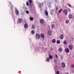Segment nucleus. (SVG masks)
<instances>
[{
	"instance_id": "f257e3e1",
	"label": "nucleus",
	"mask_w": 74,
	"mask_h": 74,
	"mask_svg": "<svg viewBox=\"0 0 74 74\" xmlns=\"http://www.w3.org/2000/svg\"><path fill=\"white\" fill-rule=\"evenodd\" d=\"M36 40H38V39H40V35L38 34H36Z\"/></svg>"
},
{
	"instance_id": "f03ea898",
	"label": "nucleus",
	"mask_w": 74,
	"mask_h": 74,
	"mask_svg": "<svg viewBox=\"0 0 74 74\" xmlns=\"http://www.w3.org/2000/svg\"><path fill=\"white\" fill-rule=\"evenodd\" d=\"M40 36L42 40H44V38H45V36L44 34H41L40 35Z\"/></svg>"
},
{
	"instance_id": "7ed1b4c3",
	"label": "nucleus",
	"mask_w": 74,
	"mask_h": 74,
	"mask_svg": "<svg viewBox=\"0 0 74 74\" xmlns=\"http://www.w3.org/2000/svg\"><path fill=\"white\" fill-rule=\"evenodd\" d=\"M69 48L70 50H72L73 49V46L71 45H69Z\"/></svg>"
},
{
	"instance_id": "20e7f679",
	"label": "nucleus",
	"mask_w": 74,
	"mask_h": 74,
	"mask_svg": "<svg viewBox=\"0 0 74 74\" xmlns=\"http://www.w3.org/2000/svg\"><path fill=\"white\" fill-rule=\"evenodd\" d=\"M47 34L49 36H51L52 34V32H51V31L50 30L48 31L47 32Z\"/></svg>"
},
{
	"instance_id": "39448f33",
	"label": "nucleus",
	"mask_w": 74,
	"mask_h": 74,
	"mask_svg": "<svg viewBox=\"0 0 74 74\" xmlns=\"http://www.w3.org/2000/svg\"><path fill=\"white\" fill-rule=\"evenodd\" d=\"M63 12L64 14L66 15H67V10H64V11H63Z\"/></svg>"
},
{
	"instance_id": "423d86ee",
	"label": "nucleus",
	"mask_w": 74,
	"mask_h": 74,
	"mask_svg": "<svg viewBox=\"0 0 74 74\" xmlns=\"http://www.w3.org/2000/svg\"><path fill=\"white\" fill-rule=\"evenodd\" d=\"M15 11L17 15H19V11L16 8H15Z\"/></svg>"
},
{
	"instance_id": "0eeeda50",
	"label": "nucleus",
	"mask_w": 74,
	"mask_h": 74,
	"mask_svg": "<svg viewBox=\"0 0 74 74\" xmlns=\"http://www.w3.org/2000/svg\"><path fill=\"white\" fill-rule=\"evenodd\" d=\"M40 22L41 23L43 24L44 23V20L43 19H41L40 20Z\"/></svg>"
},
{
	"instance_id": "6e6552de",
	"label": "nucleus",
	"mask_w": 74,
	"mask_h": 74,
	"mask_svg": "<svg viewBox=\"0 0 74 74\" xmlns=\"http://www.w3.org/2000/svg\"><path fill=\"white\" fill-rule=\"evenodd\" d=\"M65 52H66V53H69V52H70V50L68 48H66L65 49Z\"/></svg>"
},
{
	"instance_id": "1a4fd4ad",
	"label": "nucleus",
	"mask_w": 74,
	"mask_h": 74,
	"mask_svg": "<svg viewBox=\"0 0 74 74\" xmlns=\"http://www.w3.org/2000/svg\"><path fill=\"white\" fill-rule=\"evenodd\" d=\"M60 39H61V40H62L64 38V36L63 35H61L60 36Z\"/></svg>"
},
{
	"instance_id": "9d476101",
	"label": "nucleus",
	"mask_w": 74,
	"mask_h": 74,
	"mask_svg": "<svg viewBox=\"0 0 74 74\" xmlns=\"http://www.w3.org/2000/svg\"><path fill=\"white\" fill-rule=\"evenodd\" d=\"M29 5L31 7V4L33 3V0H29Z\"/></svg>"
},
{
	"instance_id": "9b49d317",
	"label": "nucleus",
	"mask_w": 74,
	"mask_h": 74,
	"mask_svg": "<svg viewBox=\"0 0 74 74\" xmlns=\"http://www.w3.org/2000/svg\"><path fill=\"white\" fill-rule=\"evenodd\" d=\"M62 64L63 67H66V65H65V63L64 62H63L62 63Z\"/></svg>"
},
{
	"instance_id": "f8f14e48",
	"label": "nucleus",
	"mask_w": 74,
	"mask_h": 74,
	"mask_svg": "<svg viewBox=\"0 0 74 74\" xmlns=\"http://www.w3.org/2000/svg\"><path fill=\"white\" fill-rule=\"evenodd\" d=\"M62 50H63V49H62V48H60L58 49V51L60 52H62Z\"/></svg>"
},
{
	"instance_id": "ddd939ff",
	"label": "nucleus",
	"mask_w": 74,
	"mask_h": 74,
	"mask_svg": "<svg viewBox=\"0 0 74 74\" xmlns=\"http://www.w3.org/2000/svg\"><path fill=\"white\" fill-rule=\"evenodd\" d=\"M24 27L25 28V29H26V28H28V25L26 24H25L24 25Z\"/></svg>"
},
{
	"instance_id": "4468645a",
	"label": "nucleus",
	"mask_w": 74,
	"mask_h": 74,
	"mask_svg": "<svg viewBox=\"0 0 74 74\" xmlns=\"http://www.w3.org/2000/svg\"><path fill=\"white\" fill-rule=\"evenodd\" d=\"M55 69L56 70V69H60V67L59 66H56L55 67Z\"/></svg>"
},
{
	"instance_id": "2eb2a0df",
	"label": "nucleus",
	"mask_w": 74,
	"mask_h": 74,
	"mask_svg": "<svg viewBox=\"0 0 74 74\" xmlns=\"http://www.w3.org/2000/svg\"><path fill=\"white\" fill-rule=\"evenodd\" d=\"M69 19H71L73 18V16L71 14H70L69 15Z\"/></svg>"
},
{
	"instance_id": "dca6fc26",
	"label": "nucleus",
	"mask_w": 74,
	"mask_h": 74,
	"mask_svg": "<svg viewBox=\"0 0 74 74\" xmlns=\"http://www.w3.org/2000/svg\"><path fill=\"white\" fill-rule=\"evenodd\" d=\"M46 59H47V60H46V62H49V60H50L49 59V58L48 57H47L46 58Z\"/></svg>"
},
{
	"instance_id": "f3484780",
	"label": "nucleus",
	"mask_w": 74,
	"mask_h": 74,
	"mask_svg": "<svg viewBox=\"0 0 74 74\" xmlns=\"http://www.w3.org/2000/svg\"><path fill=\"white\" fill-rule=\"evenodd\" d=\"M52 42L53 43H55L56 42V40L55 39H53L52 40Z\"/></svg>"
},
{
	"instance_id": "a211bd4d",
	"label": "nucleus",
	"mask_w": 74,
	"mask_h": 74,
	"mask_svg": "<svg viewBox=\"0 0 74 74\" xmlns=\"http://www.w3.org/2000/svg\"><path fill=\"white\" fill-rule=\"evenodd\" d=\"M56 42L58 44H59L60 43V40H57V41Z\"/></svg>"
},
{
	"instance_id": "6ab92c4d",
	"label": "nucleus",
	"mask_w": 74,
	"mask_h": 74,
	"mask_svg": "<svg viewBox=\"0 0 74 74\" xmlns=\"http://www.w3.org/2000/svg\"><path fill=\"white\" fill-rule=\"evenodd\" d=\"M51 26L53 29H54L55 28V25L54 24H53L51 25Z\"/></svg>"
},
{
	"instance_id": "aec40b11",
	"label": "nucleus",
	"mask_w": 74,
	"mask_h": 74,
	"mask_svg": "<svg viewBox=\"0 0 74 74\" xmlns=\"http://www.w3.org/2000/svg\"><path fill=\"white\" fill-rule=\"evenodd\" d=\"M49 59H52L53 58V56L52 55H50L49 56Z\"/></svg>"
},
{
	"instance_id": "412c9836",
	"label": "nucleus",
	"mask_w": 74,
	"mask_h": 74,
	"mask_svg": "<svg viewBox=\"0 0 74 74\" xmlns=\"http://www.w3.org/2000/svg\"><path fill=\"white\" fill-rule=\"evenodd\" d=\"M45 14L46 16H48V12L47 11H46L45 12Z\"/></svg>"
},
{
	"instance_id": "4be33fe9",
	"label": "nucleus",
	"mask_w": 74,
	"mask_h": 74,
	"mask_svg": "<svg viewBox=\"0 0 74 74\" xmlns=\"http://www.w3.org/2000/svg\"><path fill=\"white\" fill-rule=\"evenodd\" d=\"M55 72L56 74H59V72L58 71H55Z\"/></svg>"
},
{
	"instance_id": "5701e85b",
	"label": "nucleus",
	"mask_w": 74,
	"mask_h": 74,
	"mask_svg": "<svg viewBox=\"0 0 74 74\" xmlns=\"http://www.w3.org/2000/svg\"><path fill=\"white\" fill-rule=\"evenodd\" d=\"M64 45H66V44H67V42L66 40L64 41Z\"/></svg>"
},
{
	"instance_id": "b1692460",
	"label": "nucleus",
	"mask_w": 74,
	"mask_h": 74,
	"mask_svg": "<svg viewBox=\"0 0 74 74\" xmlns=\"http://www.w3.org/2000/svg\"><path fill=\"white\" fill-rule=\"evenodd\" d=\"M62 11V9H61L58 11V13H60Z\"/></svg>"
},
{
	"instance_id": "393cba45",
	"label": "nucleus",
	"mask_w": 74,
	"mask_h": 74,
	"mask_svg": "<svg viewBox=\"0 0 74 74\" xmlns=\"http://www.w3.org/2000/svg\"><path fill=\"white\" fill-rule=\"evenodd\" d=\"M29 19L30 21H33V17H30Z\"/></svg>"
},
{
	"instance_id": "a878e982",
	"label": "nucleus",
	"mask_w": 74,
	"mask_h": 74,
	"mask_svg": "<svg viewBox=\"0 0 74 74\" xmlns=\"http://www.w3.org/2000/svg\"><path fill=\"white\" fill-rule=\"evenodd\" d=\"M35 32H34V30H32L31 31V33L32 34H34Z\"/></svg>"
},
{
	"instance_id": "bb28decb",
	"label": "nucleus",
	"mask_w": 74,
	"mask_h": 74,
	"mask_svg": "<svg viewBox=\"0 0 74 74\" xmlns=\"http://www.w3.org/2000/svg\"><path fill=\"white\" fill-rule=\"evenodd\" d=\"M66 23H68L69 22V21L68 20H66L65 21Z\"/></svg>"
},
{
	"instance_id": "cd10ccee",
	"label": "nucleus",
	"mask_w": 74,
	"mask_h": 74,
	"mask_svg": "<svg viewBox=\"0 0 74 74\" xmlns=\"http://www.w3.org/2000/svg\"><path fill=\"white\" fill-rule=\"evenodd\" d=\"M19 22H21L22 21V20L21 18H20L19 19Z\"/></svg>"
},
{
	"instance_id": "c85d7f7f",
	"label": "nucleus",
	"mask_w": 74,
	"mask_h": 74,
	"mask_svg": "<svg viewBox=\"0 0 74 74\" xmlns=\"http://www.w3.org/2000/svg\"><path fill=\"white\" fill-rule=\"evenodd\" d=\"M71 67L72 68H74V64H73L71 65Z\"/></svg>"
},
{
	"instance_id": "c756f323",
	"label": "nucleus",
	"mask_w": 74,
	"mask_h": 74,
	"mask_svg": "<svg viewBox=\"0 0 74 74\" xmlns=\"http://www.w3.org/2000/svg\"><path fill=\"white\" fill-rule=\"evenodd\" d=\"M32 27L33 29H34V28H35V25H32Z\"/></svg>"
},
{
	"instance_id": "7c9ffc66",
	"label": "nucleus",
	"mask_w": 74,
	"mask_h": 74,
	"mask_svg": "<svg viewBox=\"0 0 74 74\" xmlns=\"http://www.w3.org/2000/svg\"><path fill=\"white\" fill-rule=\"evenodd\" d=\"M26 14H29V11L27 10L26 11Z\"/></svg>"
},
{
	"instance_id": "2f4dec72",
	"label": "nucleus",
	"mask_w": 74,
	"mask_h": 74,
	"mask_svg": "<svg viewBox=\"0 0 74 74\" xmlns=\"http://www.w3.org/2000/svg\"><path fill=\"white\" fill-rule=\"evenodd\" d=\"M27 5L28 6H29V2H27L26 3Z\"/></svg>"
},
{
	"instance_id": "473e14b6",
	"label": "nucleus",
	"mask_w": 74,
	"mask_h": 74,
	"mask_svg": "<svg viewBox=\"0 0 74 74\" xmlns=\"http://www.w3.org/2000/svg\"><path fill=\"white\" fill-rule=\"evenodd\" d=\"M55 56L56 58L57 59H58V55H57V54H56Z\"/></svg>"
},
{
	"instance_id": "72a5a7b5",
	"label": "nucleus",
	"mask_w": 74,
	"mask_h": 74,
	"mask_svg": "<svg viewBox=\"0 0 74 74\" xmlns=\"http://www.w3.org/2000/svg\"><path fill=\"white\" fill-rule=\"evenodd\" d=\"M58 62V60L56 59H54V62Z\"/></svg>"
},
{
	"instance_id": "f704fd0d",
	"label": "nucleus",
	"mask_w": 74,
	"mask_h": 74,
	"mask_svg": "<svg viewBox=\"0 0 74 74\" xmlns=\"http://www.w3.org/2000/svg\"><path fill=\"white\" fill-rule=\"evenodd\" d=\"M69 6V7H71V5H70V4H67Z\"/></svg>"
},
{
	"instance_id": "c9c22d12",
	"label": "nucleus",
	"mask_w": 74,
	"mask_h": 74,
	"mask_svg": "<svg viewBox=\"0 0 74 74\" xmlns=\"http://www.w3.org/2000/svg\"><path fill=\"white\" fill-rule=\"evenodd\" d=\"M56 9L57 10H58V7H56Z\"/></svg>"
},
{
	"instance_id": "e433bc0d",
	"label": "nucleus",
	"mask_w": 74,
	"mask_h": 74,
	"mask_svg": "<svg viewBox=\"0 0 74 74\" xmlns=\"http://www.w3.org/2000/svg\"><path fill=\"white\" fill-rule=\"evenodd\" d=\"M68 10L69 12H70V8L68 9Z\"/></svg>"
},
{
	"instance_id": "4c0bfd02",
	"label": "nucleus",
	"mask_w": 74,
	"mask_h": 74,
	"mask_svg": "<svg viewBox=\"0 0 74 74\" xmlns=\"http://www.w3.org/2000/svg\"><path fill=\"white\" fill-rule=\"evenodd\" d=\"M39 8H40V9H42V8H41V6H39Z\"/></svg>"
},
{
	"instance_id": "58836bf2",
	"label": "nucleus",
	"mask_w": 74,
	"mask_h": 74,
	"mask_svg": "<svg viewBox=\"0 0 74 74\" xmlns=\"http://www.w3.org/2000/svg\"><path fill=\"white\" fill-rule=\"evenodd\" d=\"M51 14L52 15V12H51Z\"/></svg>"
},
{
	"instance_id": "ea45409f",
	"label": "nucleus",
	"mask_w": 74,
	"mask_h": 74,
	"mask_svg": "<svg viewBox=\"0 0 74 74\" xmlns=\"http://www.w3.org/2000/svg\"><path fill=\"white\" fill-rule=\"evenodd\" d=\"M61 58H63V57H61Z\"/></svg>"
},
{
	"instance_id": "a19ab883",
	"label": "nucleus",
	"mask_w": 74,
	"mask_h": 74,
	"mask_svg": "<svg viewBox=\"0 0 74 74\" xmlns=\"http://www.w3.org/2000/svg\"><path fill=\"white\" fill-rule=\"evenodd\" d=\"M73 18H74V16H73Z\"/></svg>"
},
{
	"instance_id": "79ce46f5",
	"label": "nucleus",
	"mask_w": 74,
	"mask_h": 74,
	"mask_svg": "<svg viewBox=\"0 0 74 74\" xmlns=\"http://www.w3.org/2000/svg\"><path fill=\"white\" fill-rule=\"evenodd\" d=\"M73 57H74V55H73Z\"/></svg>"
}]
</instances>
